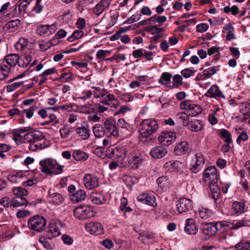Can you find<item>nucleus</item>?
<instances>
[{"label":"nucleus","mask_w":250,"mask_h":250,"mask_svg":"<svg viewBox=\"0 0 250 250\" xmlns=\"http://www.w3.org/2000/svg\"><path fill=\"white\" fill-rule=\"evenodd\" d=\"M158 128L159 125L156 120L144 119L140 123L139 131L142 138H147L155 133Z\"/></svg>","instance_id":"1"},{"label":"nucleus","mask_w":250,"mask_h":250,"mask_svg":"<svg viewBox=\"0 0 250 250\" xmlns=\"http://www.w3.org/2000/svg\"><path fill=\"white\" fill-rule=\"evenodd\" d=\"M42 171L46 174H59L62 172L63 166L58 164L55 160L45 159L40 161Z\"/></svg>","instance_id":"2"},{"label":"nucleus","mask_w":250,"mask_h":250,"mask_svg":"<svg viewBox=\"0 0 250 250\" xmlns=\"http://www.w3.org/2000/svg\"><path fill=\"white\" fill-rule=\"evenodd\" d=\"M74 215L79 220H86L93 217L94 212L91 207L81 205L74 209Z\"/></svg>","instance_id":"3"},{"label":"nucleus","mask_w":250,"mask_h":250,"mask_svg":"<svg viewBox=\"0 0 250 250\" xmlns=\"http://www.w3.org/2000/svg\"><path fill=\"white\" fill-rule=\"evenodd\" d=\"M46 225L45 219L41 215L31 217L28 222L29 228L37 232L42 231Z\"/></svg>","instance_id":"4"},{"label":"nucleus","mask_w":250,"mask_h":250,"mask_svg":"<svg viewBox=\"0 0 250 250\" xmlns=\"http://www.w3.org/2000/svg\"><path fill=\"white\" fill-rule=\"evenodd\" d=\"M176 209L179 214L187 213L193 209L192 202L187 198H181L176 202Z\"/></svg>","instance_id":"5"},{"label":"nucleus","mask_w":250,"mask_h":250,"mask_svg":"<svg viewBox=\"0 0 250 250\" xmlns=\"http://www.w3.org/2000/svg\"><path fill=\"white\" fill-rule=\"evenodd\" d=\"M180 107L182 110H187L188 114L191 116H196L202 112L201 107L196 104H191L188 101L181 103Z\"/></svg>","instance_id":"6"},{"label":"nucleus","mask_w":250,"mask_h":250,"mask_svg":"<svg viewBox=\"0 0 250 250\" xmlns=\"http://www.w3.org/2000/svg\"><path fill=\"white\" fill-rule=\"evenodd\" d=\"M204 164V155L201 153H197L195 154L194 158L192 159L190 169L192 172L197 173L202 169Z\"/></svg>","instance_id":"7"},{"label":"nucleus","mask_w":250,"mask_h":250,"mask_svg":"<svg viewBox=\"0 0 250 250\" xmlns=\"http://www.w3.org/2000/svg\"><path fill=\"white\" fill-rule=\"evenodd\" d=\"M175 134L171 131H162L158 136V140L160 144L163 146H169L175 141Z\"/></svg>","instance_id":"8"},{"label":"nucleus","mask_w":250,"mask_h":250,"mask_svg":"<svg viewBox=\"0 0 250 250\" xmlns=\"http://www.w3.org/2000/svg\"><path fill=\"white\" fill-rule=\"evenodd\" d=\"M203 178L207 183L218 182V176L216 167L210 166L207 168L204 172Z\"/></svg>","instance_id":"9"},{"label":"nucleus","mask_w":250,"mask_h":250,"mask_svg":"<svg viewBox=\"0 0 250 250\" xmlns=\"http://www.w3.org/2000/svg\"><path fill=\"white\" fill-rule=\"evenodd\" d=\"M92 88L95 89L93 94L95 98H101L99 102L104 105H108L109 102V93L104 89H100L99 87L93 86Z\"/></svg>","instance_id":"10"},{"label":"nucleus","mask_w":250,"mask_h":250,"mask_svg":"<svg viewBox=\"0 0 250 250\" xmlns=\"http://www.w3.org/2000/svg\"><path fill=\"white\" fill-rule=\"evenodd\" d=\"M24 138L27 143L30 144L33 142L37 141H44L45 136L43 133L39 130L30 131L24 135Z\"/></svg>","instance_id":"11"},{"label":"nucleus","mask_w":250,"mask_h":250,"mask_svg":"<svg viewBox=\"0 0 250 250\" xmlns=\"http://www.w3.org/2000/svg\"><path fill=\"white\" fill-rule=\"evenodd\" d=\"M83 183L85 188L88 189H92L99 186L98 178L95 175L89 174L85 175Z\"/></svg>","instance_id":"12"},{"label":"nucleus","mask_w":250,"mask_h":250,"mask_svg":"<svg viewBox=\"0 0 250 250\" xmlns=\"http://www.w3.org/2000/svg\"><path fill=\"white\" fill-rule=\"evenodd\" d=\"M137 201L147 205L155 207L157 206L155 197L152 194L143 193L138 195Z\"/></svg>","instance_id":"13"},{"label":"nucleus","mask_w":250,"mask_h":250,"mask_svg":"<svg viewBox=\"0 0 250 250\" xmlns=\"http://www.w3.org/2000/svg\"><path fill=\"white\" fill-rule=\"evenodd\" d=\"M86 230L91 234L100 235L104 232V228L99 222H90L85 225Z\"/></svg>","instance_id":"14"},{"label":"nucleus","mask_w":250,"mask_h":250,"mask_svg":"<svg viewBox=\"0 0 250 250\" xmlns=\"http://www.w3.org/2000/svg\"><path fill=\"white\" fill-rule=\"evenodd\" d=\"M19 56L16 54H11L5 57L1 64L5 66L7 69H10L16 64H18Z\"/></svg>","instance_id":"15"},{"label":"nucleus","mask_w":250,"mask_h":250,"mask_svg":"<svg viewBox=\"0 0 250 250\" xmlns=\"http://www.w3.org/2000/svg\"><path fill=\"white\" fill-rule=\"evenodd\" d=\"M220 230L217 223H212L205 226L202 229L203 234L206 235L208 238L214 235L218 231Z\"/></svg>","instance_id":"16"},{"label":"nucleus","mask_w":250,"mask_h":250,"mask_svg":"<svg viewBox=\"0 0 250 250\" xmlns=\"http://www.w3.org/2000/svg\"><path fill=\"white\" fill-rule=\"evenodd\" d=\"M184 229L187 234L194 235L197 232L198 228L193 219L188 218L186 221V226Z\"/></svg>","instance_id":"17"},{"label":"nucleus","mask_w":250,"mask_h":250,"mask_svg":"<svg viewBox=\"0 0 250 250\" xmlns=\"http://www.w3.org/2000/svg\"><path fill=\"white\" fill-rule=\"evenodd\" d=\"M205 95L210 98L217 99L218 98H225L224 95L216 84L212 85L208 90Z\"/></svg>","instance_id":"18"},{"label":"nucleus","mask_w":250,"mask_h":250,"mask_svg":"<svg viewBox=\"0 0 250 250\" xmlns=\"http://www.w3.org/2000/svg\"><path fill=\"white\" fill-rule=\"evenodd\" d=\"M167 152L166 148L162 146H156L151 149L150 154L154 159H160L164 157Z\"/></svg>","instance_id":"19"},{"label":"nucleus","mask_w":250,"mask_h":250,"mask_svg":"<svg viewBox=\"0 0 250 250\" xmlns=\"http://www.w3.org/2000/svg\"><path fill=\"white\" fill-rule=\"evenodd\" d=\"M125 157L124 150L119 147H115L110 152V159L121 163Z\"/></svg>","instance_id":"20"},{"label":"nucleus","mask_w":250,"mask_h":250,"mask_svg":"<svg viewBox=\"0 0 250 250\" xmlns=\"http://www.w3.org/2000/svg\"><path fill=\"white\" fill-rule=\"evenodd\" d=\"M188 149V143L187 141H182L175 146L174 152L176 155L181 156L186 154Z\"/></svg>","instance_id":"21"},{"label":"nucleus","mask_w":250,"mask_h":250,"mask_svg":"<svg viewBox=\"0 0 250 250\" xmlns=\"http://www.w3.org/2000/svg\"><path fill=\"white\" fill-rule=\"evenodd\" d=\"M48 231L51 234V235L47 236L49 239L53 237L58 236L61 233V231L57 225V221L54 220H52L49 222Z\"/></svg>","instance_id":"22"},{"label":"nucleus","mask_w":250,"mask_h":250,"mask_svg":"<svg viewBox=\"0 0 250 250\" xmlns=\"http://www.w3.org/2000/svg\"><path fill=\"white\" fill-rule=\"evenodd\" d=\"M104 129L106 130H103L100 129L99 125H97L93 127V130L95 136L96 137H102L104 136L105 133H107V132L109 130V120H106L104 124Z\"/></svg>","instance_id":"23"},{"label":"nucleus","mask_w":250,"mask_h":250,"mask_svg":"<svg viewBox=\"0 0 250 250\" xmlns=\"http://www.w3.org/2000/svg\"><path fill=\"white\" fill-rule=\"evenodd\" d=\"M47 143L48 142L45 139H44V141H35L33 142L32 143L29 144L28 147L30 150L35 151L46 147L48 146Z\"/></svg>","instance_id":"24"},{"label":"nucleus","mask_w":250,"mask_h":250,"mask_svg":"<svg viewBox=\"0 0 250 250\" xmlns=\"http://www.w3.org/2000/svg\"><path fill=\"white\" fill-rule=\"evenodd\" d=\"M209 186L212 198L217 200L220 196V190L218 185V182H212L208 183Z\"/></svg>","instance_id":"25"},{"label":"nucleus","mask_w":250,"mask_h":250,"mask_svg":"<svg viewBox=\"0 0 250 250\" xmlns=\"http://www.w3.org/2000/svg\"><path fill=\"white\" fill-rule=\"evenodd\" d=\"M48 198L49 201L55 205H59L64 200L63 196L61 194L57 192H52L50 190L49 191Z\"/></svg>","instance_id":"26"},{"label":"nucleus","mask_w":250,"mask_h":250,"mask_svg":"<svg viewBox=\"0 0 250 250\" xmlns=\"http://www.w3.org/2000/svg\"><path fill=\"white\" fill-rule=\"evenodd\" d=\"M108 148L104 146H98L94 150V152L99 157L104 159H107L109 156V152Z\"/></svg>","instance_id":"27"},{"label":"nucleus","mask_w":250,"mask_h":250,"mask_svg":"<svg viewBox=\"0 0 250 250\" xmlns=\"http://www.w3.org/2000/svg\"><path fill=\"white\" fill-rule=\"evenodd\" d=\"M130 247V244H128L127 242L120 239H115L113 242L110 240V249L113 247H115V250H117L121 248L128 249Z\"/></svg>","instance_id":"28"},{"label":"nucleus","mask_w":250,"mask_h":250,"mask_svg":"<svg viewBox=\"0 0 250 250\" xmlns=\"http://www.w3.org/2000/svg\"><path fill=\"white\" fill-rule=\"evenodd\" d=\"M109 5V0H102L94 9V12L96 15L101 14L104 10Z\"/></svg>","instance_id":"29"},{"label":"nucleus","mask_w":250,"mask_h":250,"mask_svg":"<svg viewBox=\"0 0 250 250\" xmlns=\"http://www.w3.org/2000/svg\"><path fill=\"white\" fill-rule=\"evenodd\" d=\"M86 194L83 189H80L76 191L71 196V200L74 203H77L85 199Z\"/></svg>","instance_id":"30"},{"label":"nucleus","mask_w":250,"mask_h":250,"mask_svg":"<svg viewBox=\"0 0 250 250\" xmlns=\"http://www.w3.org/2000/svg\"><path fill=\"white\" fill-rule=\"evenodd\" d=\"M32 60V55L30 54H25L21 57V58L19 57L18 65L21 67H26L30 63Z\"/></svg>","instance_id":"31"},{"label":"nucleus","mask_w":250,"mask_h":250,"mask_svg":"<svg viewBox=\"0 0 250 250\" xmlns=\"http://www.w3.org/2000/svg\"><path fill=\"white\" fill-rule=\"evenodd\" d=\"M232 208L236 213L242 214L245 211V204L243 202L236 201L233 203Z\"/></svg>","instance_id":"32"},{"label":"nucleus","mask_w":250,"mask_h":250,"mask_svg":"<svg viewBox=\"0 0 250 250\" xmlns=\"http://www.w3.org/2000/svg\"><path fill=\"white\" fill-rule=\"evenodd\" d=\"M172 75L168 72H164L162 73L161 78L159 80V83L167 86L170 85V83L172 78Z\"/></svg>","instance_id":"33"},{"label":"nucleus","mask_w":250,"mask_h":250,"mask_svg":"<svg viewBox=\"0 0 250 250\" xmlns=\"http://www.w3.org/2000/svg\"><path fill=\"white\" fill-rule=\"evenodd\" d=\"M79 110L81 113L84 114H90L96 112L95 105L91 103H88L81 106Z\"/></svg>","instance_id":"34"},{"label":"nucleus","mask_w":250,"mask_h":250,"mask_svg":"<svg viewBox=\"0 0 250 250\" xmlns=\"http://www.w3.org/2000/svg\"><path fill=\"white\" fill-rule=\"evenodd\" d=\"M28 204L27 199L24 197H17L14 199L11 202V205L14 208L26 206Z\"/></svg>","instance_id":"35"},{"label":"nucleus","mask_w":250,"mask_h":250,"mask_svg":"<svg viewBox=\"0 0 250 250\" xmlns=\"http://www.w3.org/2000/svg\"><path fill=\"white\" fill-rule=\"evenodd\" d=\"M53 24L51 25H43L39 26L37 29V32L40 36H42L43 35L48 33L49 31L51 34H52V31L51 30H53Z\"/></svg>","instance_id":"36"},{"label":"nucleus","mask_w":250,"mask_h":250,"mask_svg":"<svg viewBox=\"0 0 250 250\" xmlns=\"http://www.w3.org/2000/svg\"><path fill=\"white\" fill-rule=\"evenodd\" d=\"M73 157L76 161H85L88 158V155L83 151L77 150L73 152Z\"/></svg>","instance_id":"37"},{"label":"nucleus","mask_w":250,"mask_h":250,"mask_svg":"<svg viewBox=\"0 0 250 250\" xmlns=\"http://www.w3.org/2000/svg\"><path fill=\"white\" fill-rule=\"evenodd\" d=\"M76 132L83 139H87L90 136V130L87 128L83 126L76 129Z\"/></svg>","instance_id":"38"},{"label":"nucleus","mask_w":250,"mask_h":250,"mask_svg":"<svg viewBox=\"0 0 250 250\" xmlns=\"http://www.w3.org/2000/svg\"><path fill=\"white\" fill-rule=\"evenodd\" d=\"M12 191L17 197H24L28 194L27 190L21 187H18L14 188L12 189Z\"/></svg>","instance_id":"39"},{"label":"nucleus","mask_w":250,"mask_h":250,"mask_svg":"<svg viewBox=\"0 0 250 250\" xmlns=\"http://www.w3.org/2000/svg\"><path fill=\"white\" fill-rule=\"evenodd\" d=\"M172 77V84L169 85L172 88H177L183 84V78L179 74H176Z\"/></svg>","instance_id":"40"},{"label":"nucleus","mask_w":250,"mask_h":250,"mask_svg":"<svg viewBox=\"0 0 250 250\" xmlns=\"http://www.w3.org/2000/svg\"><path fill=\"white\" fill-rule=\"evenodd\" d=\"M239 110L244 115L250 116V103L243 102L239 106Z\"/></svg>","instance_id":"41"},{"label":"nucleus","mask_w":250,"mask_h":250,"mask_svg":"<svg viewBox=\"0 0 250 250\" xmlns=\"http://www.w3.org/2000/svg\"><path fill=\"white\" fill-rule=\"evenodd\" d=\"M21 21L19 19L12 20L8 21L5 25L6 29L10 30V31H15L20 26Z\"/></svg>","instance_id":"42"},{"label":"nucleus","mask_w":250,"mask_h":250,"mask_svg":"<svg viewBox=\"0 0 250 250\" xmlns=\"http://www.w3.org/2000/svg\"><path fill=\"white\" fill-rule=\"evenodd\" d=\"M28 40L24 38H20L17 42L15 44V48L18 51H21L24 49L27 46Z\"/></svg>","instance_id":"43"},{"label":"nucleus","mask_w":250,"mask_h":250,"mask_svg":"<svg viewBox=\"0 0 250 250\" xmlns=\"http://www.w3.org/2000/svg\"><path fill=\"white\" fill-rule=\"evenodd\" d=\"M191 130L192 131L197 132L202 130L203 125L200 120H195L192 121L190 123Z\"/></svg>","instance_id":"44"},{"label":"nucleus","mask_w":250,"mask_h":250,"mask_svg":"<svg viewBox=\"0 0 250 250\" xmlns=\"http://www.w3.org/2000/svg\"><path fill=\"white\" fill-rule=\"evenodd\" d=\"M189 115L184 112H180L177 113V116L182 120L183 125L188 126L189 124Z\"/></svg>","instance_id":"45"},{"label":"nucleus","mask_w":250,"mask_h":250,"mask_svg":"<svg viewBox=\"0 0 250 250\" xmlns=\"http://www.w3.org/2000/svg\"><path fill=\"white\" fill-rule=\"evenodd\" d=\"M168 182V178L165 176L160 177L157 180L158 187L163 190L166 189Z\"/></svg>","instance_id":"46"},{"label":"nucleus","mask_w":250,"mask_h":250,"mask_svg":"<svg viewBox=\"0 0 250 250\" xmlns=\"http://www.w3.org/2000/svg\"><path fill=\"white\" fill-rule=\"evenodd\" d=\"M61 110L64 112H71L78 109V106L75 104H70L60 105Z\"/></svg>","instance_id":"47"},{"label":"nucleus","mask_w":250,"mask_h":250,"mask_svg":"<svg viewBox=\"0 0 250 250\" xmlns=\"http://www.w3.org/2000/svg\"><path fill=\"white\" fill-rule=\"evenodd\" d=\"M37 109H38L37 106L33 105L28 109H25L23 110H21V112H22L21 117H23L24 114H25L26 117L28 119H30L32 117V116L34 114V111L37 110Z\"/></svg>","instance_id":"48"},{"label":"nucleus","mask_w":250,"mask_h":250,"mask_svg":"<svg viewBox=\"0 0 250 250\" xmlns=\"http://www.w3.org/2000/svg\"><path fill=\"white\" fill-rule=\"evenodd\" d=\"M212 215L211 210L207 208H202L199 210V215L200 218L203 219H207Z\"/></svg>","instance_id":"49"},{"label":"nucleus","mask_w":250,"mask_h":250,"mask_svg":"<svg viewBox=\"0 0 250 250\" xmlns=\"http://www.w3.org/2000/svg\"><path fill=\"white\" fill-rule=\"evenodd\" d=\"M50 239L49 240L44 236H42L40 239L39 242L42 245V246L47 249H52L54 248V245L49 242Z\"/></svg>","instance_id":"50"},{"label":"nucleus","mask_w":250,"mask_h":250,"mask_svg":"<svg viewBox=\"0 0 250 250\" xmlns=\"http://www.w3.org/2000/svg\"><path fill=\"white\" fill-rule=\"evenodd\" d=\"M84 34V32L82 30H76L74 31L73 33L69 37L67 40L69 42H73L76 39L82 38Z\"/></svg>","instance_id":"51"},{"label":"nucleus","mask_w":250,"mask_h":250,"mask_svg":"<svg viewBox=\"0 0 250 250\" xmlns=\"http://www.w3.org/2000/svg\"><path fill=\"white\" fill-rule=\"evenodd\" d=\"M219 66L208 68L203 71V75L208 78L219 70Z\"/></svg>","instance_id":"52"},{"label":"nucleus","mask_w":250,"mask_h":250,"mask_svg":"<svg viewBox=\"0 0 250 250\" xmlns=\"http://www.w3.org/2000/svg\"><path fill=\"white\" fill-rule=\"evenodd\" d=\"M234 247L237 250H250V242L241 241Z\"/></svg>","instance_id":"53"},{"label":"nucleus","mask_w":250,"mask_h":250,"mask_svg":"<svg viewBox=\"0 0 250 250\" xmlns=\"http://www.w3.org/2000/svg\"><path fill=\"white\" fill-rule=\"evenodd\" d=\"M217 223L220 231H223L225 227L230 229H234L233 222L224 221L217 222Z\"/></svg>","instance_id":"54"},{"label":"nucleus","mask_w":250,"mask_h":250,"mask_svg":"<svg viewBox=\"0 0 250 250\" xmlns=\"http://www.w3.org/2000/svg\"><path fill=\"white\" fill-rule=\"evenodd\" d=\"M220 135L222 138L225 139V142L227 144H229L231 142V134L227 130L222 129L221 131Z\"/></svg>","instance_id":"55"},{"label":"nucleus","mask_w":250,"mask_h":250,"mask_svg":"<svg viewBox=\"0 0 250 250\" xmlns=\"http://www.w3.org/2000/svg\"><path fill=\"white\" fill-rule=\"evenodd\" d=\"M250 221L242 219L236 222H233L234 229H237L245 226H249Z\"/></svg>","instance_id":"56"},{"label":"nucleus","mask_w":250,"mask_h":250,"mask_svg":"<svg viewBox=\"0 0 250 250\" xmlns=\"http://www.w3.org/2000/svg\"><path fill=\"white\" fill-rule=\"evenodd\" d=\"M10 69H7L5 66L1 64L0 65V80H5L9 75Z\"/></svg>","instance_id":"57"},{"label":"nucleus","mask_w":250,"mask_h":250,"mask_svg":"<svg viewBox=\"0 0 250 250\" xmlns=\"http://www.w3.org/2000/svg\"><path fill=\"white\" fill-rule=\"evenodd\" d=\"M13 139L18 145L26 143V139L24 138V135L21 136L20 133H14L13 135Z\"/></svg>","instance_id":"58"},{"label":"nucleus","mask_w":250,"mask_h":250,"mask_svg":"<svg viewBox=\"0 0 250 250\" xmlns=\"http://www.w3.org/2000/svg\"><path fill=\"white\" fill-rule=\"evenodd\" d=\"M30 3V1L19 0L18 1L19 11L20 13H24L26 8Z\"/></svg>","instance_id":"59"},{"label":"nucleus","mask_w":250,"mask_h":250,"mask_svg":"<svg viewBox=\"0 0 250 250\" xmlns=\"http://www.w3.org/2000/svg\"><path fill=\"white\" fill-rule=\"evenodd\" d=\"M224 12L226 13L231 12L232 15H236L239 12V8L236 5H233L231 7L226 6L224 8Z\"/></svg>","instance_id":"60"},{"label":"nucleus","mask_w":250,"mask_h":250,"mask_svg":"<svg viewBox=\"0 0 250 250\" xmlns=\"http://www.w3.org/2000/svg\"><path fill=\"white\" fill-rule=\"evenodd\" d=\"M23 83V81L16 82L12 83L11 84L8 85L6 86V90L8 92H12L16 90L17 88L21 85Z\"/></svg>","instance_id":"61"},{"label":"nucleus","mask_w":250,"mask_h":250,"mask_svg":"<svg viewBox=\"0 0 250 250\" xmlns=\"http://www.w3.org/2000/svg\"><path fill=\"white\" fill-rule=\"evenodd\" d=\"M92 202L95 204H102L104 203V199L101 195H93L91 196Z\"/></svg>","instance_id":"62"},{"label":"nucleus","mask_w":250,"mask_h":250,"mask_svg":"<svg viewBox=\"0 0 250 250\" xmlns=\"http://www.w3.org/2000/svg\"><path fill=\"white\" fill-rule=\"evenodd\" d=\"M115 121L110 119V137H116L119 133L117 127L114 125Z\"/></svg>","instance_id":"63"},{"label":"nucleus","mask_w":250,"mask_h":250,"mask_svg":"<svg viewBox=\"0 0 250 250\" xmlns=\"http://www.w3.org/2000/svg\"><path fill=\"white\" fill-rule=\"evenodd\" d=\"M195 71L186 68L181 71V73L185 78H188L194 74Z\"/></svg>","instance_id":"64"}]
</instances>
